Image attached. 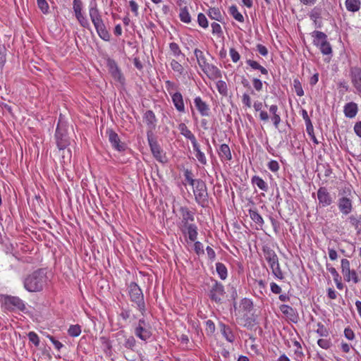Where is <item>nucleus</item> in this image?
I'll use <instances>...</instances> for the list:
<instances>
[{
	"label": "nucleus",
	"mask_w": 361,
	"mask_h": 361,
	"mask_svg": "<svg viewBox=\"0 0 361 361\" xmlns=\"http://www.w3.org/2000/svg\"><path fill=\"white\" fill-rule=\"evenodd\" d=\"M135 335L142 341H147L152 335V327L145 318L138 320L134 327Z\"/></svg>",
	"instance_id": "nucleus-5"
},
{
	"label": "nucleus",
	"mask_w": 361,
	"mask_h": 361,
	"mask_svg": "<svg viewBox=\"0 0 361 361\" xmlns=\"http://www.w3.org/2000/svg\"><path fill=\"white\" fill-rule=\"evenodd\" d=\"M341 195L338 200V207L343 215H348L353 211V195L350 192Z\"/></svg>",
	"instance_id": "nucleus-8"
},
{
	"label": "nucleus",
	"mask_w": 361,
	"mask_h": 361,
	"mask_svg": "<svg viewBox=\"0 0 361 361\" xmlns=\"http://www.w3.org/2000/svg\"><path fill=\"white\" fill-rule=\"evenodd\" d=\"M197 22L200 26L203 28H207L208 27V20L204 14L200 13L197 16Z\"/></svg>",
	"instance_id": "nucleus-51"
},
{
	"label": "nucleus",
	"mask_w": 361,
	"mask_h": 361,
	"mask_svg": "<svg viewBox=\"0 0 361 361\" xmlns=\"http://www.w3.org/2000/svg\"><path fill=\"white\" fill-rule=\"evenodd\" d=\"M350 270V262L347 259H341V272L343 276L345 274H349Z\"/></svg>",
	"instance_id": "nucleus-49"
},
{
	"label": "nucleus",
	"mask_w": 361,
	"mask_h": 361,
	"mask_svg": "<svg viewBox=\"0 0 361 361\" xmlns=\"http://www.w3.org/2000/svg\"><path fill=\"white\" fill-rule=\"evenodd\" d=\"M247 65H249L254 70H259L262 74L267 75L268 71L263 66H262L258 62L248 59L246 61Z\"/></svg>",
	"instance_id": "nucleus-37"
},
{
	"label": "nucleus",
	"mask_w": 361,
	"mask_h": 361,
	"mask_svg": "<svg viewBox=\"0 0 361 361\" xmlns=\"http://www.w3.org/2000/svg\"><path fill=\"white\" fill-rule=\"evenodd\" d=\"M230 14L238 22H243L244 17L238 11V8L235 6H232L229 8Z\"/></svg>",
	"instance_id": "nucleus-38"
},
{
	"label": "nucleus",
	"mask_w": 361,
	"mask_h": 361,
	"mask_svg": "<svg viewBox=\"0 0 361 361\" xmlns=\"http://www.w3.org/2000/svg\"><path fill=\"white\" fill-rule=\"evenodd\" d=\"M316 332L322 337H327L329 334V330L320 322L317 324Z\"/></svg>",
	"instance_id": "nucleus-45"
},
{
	"label": "nucleus",
	"mask_w": 361,
	"mask_h": 361,
	"mask_svg": "<svg viewBox=\"0 0 361 361\" xmlns=\"http://www.w3.org/2000/svg\"><path fill=\"white\" fill-rule=\"evenodd\" d=\"M209 17L213 20L221 22L224 17L221 10L219 8H210L207 13Z\"/></svg>",
	"instance_id": "nucleus-31"
},
{
	"label": "nucleus",
	"mask_w": 361,
	"mask_h": 361,
	"mask_svg": "<svg viewBox=\"0 0 361 361\" xmlns=\"http://www.w3.org/2000/svg\"><path fill=\"white\" fill-rule=\"evenodd\" d=\"M242 102L247 108H250L252 106L251 99L248 94L244 93L242 96Z\"/></svg>",
	"instance_id": "nucleus-59"
},
{
	"label": "nucleus",
	"mask_w": 361,
	"mask_h": 361,
	"mask_svg": "<svg viewBox=\"0 0 361 361\" xmlns=\"http://www.w3.org/2000/svg\"><path fill=\"white\" fill-rule=\"evenodd\" d=\"M148 140L151 151L154 158L161 163H165L166 161V157L163 153L159 145L152 139L149 138Z\"/></svg>",
	"instance_id": "nucleus-14"
},
{
	"label": "nucleus",
	"mask_w": 361,
	"mask_h": 361,
	"mask_svg": "<svg viewBox=\"0 0 361 361\" xmlns=\"http://www.w3.org/2000/svg\"><path fill=\"white\" fill-rule=\"evenodd\" d=\"M55 138L56 145L59 150L65 149L70 145V142L67 137V135L65 130L61 129L59 126V123H58L56 130Z\"/></svg>",
	"instance_id": "nucleus-10"
},
{
	"label": "nucleus",
	"mask_w": 361,
	"mask_h": 361,
	"mask_svg": "<svg viewBox=\"0 0 361 361\" xmlns=\"http://www.w3.org/2000/svg\"><path fill=\"white\" fill-rule=\"evenodd\" d=\"M320 9L315 7L311 11L310 13V17L312 20L316 21V20L320 17Z\"/></svg>",
	"instance_id": "nucleus-58"
},
{
	"label": "nucleus",
	"mask_w": 361,
	"mask_h": 361,
	"mask_svg": "<svg viewBox=\"0 0 361 361\" xmlns=\"http://www.w3.org/2000/svg\"><path fill=\"white\" fill-rule=\"evenodd\" d=\"M357 111V105L355 102H349L344 106L343 112L347 118H353L355 117Z\"/></svg>",
	"instance_id": "nucleus-24"
},
{
	"label": "nucleus",
	"mask_w": 361,
	"mask_h": 361,
	"mask_svg": "<svg viewBox=\"0 0 361 361\" xmlns=\"http://www.w3.org/2000/svg\"><path fill=\"white\" fill-rule=\"evenodd\" d=\"M178 128L182 135H183L186 139L190 140L192 145L197 142L194 134L185 123H180L178 126Z\"/></svg>",
	"instance_id": "nucleus-23"
},
{
	"label": "nucleus",
	"mask_w": 361,
	"mask_h": 361,
	"mask_svg": "<svg viewBox=\"0 0 361 361\" xmlns=\"http://www.w3.org/2000/svg\"><path fill=\"white\" fill-rule=\"evenodd\" d=\"M252 183L258 187L260 190L267 192L268 190L267 183L259 176H255L252 178Z\"/></svg>",
	"instance_id": "nucleus-32"
},
{
	"label": "nucleus",
	"mask_w": 361,
	"mask_h": 361,
	"mask_svg": "<svg viewBox=\"0 0 361 361\" xmlns=\"http://www.w3.org/2000/svg\"><path fill=\"white\" fill-rule=\"evenodd\" d=\"M294 87L295 89L296 94L299 97H302L304 95V91L301 87V85L299 81L295 80L294 81Z\"/></svg>",
	"instance_id": "nucleus-60"
},
{
	"label": "nucleus",
	"mask_w": 361,
	"mask_h": 361,
	"mask_svg": "<svg viewBox=\"0 0 361 361\" xmlns=\"http://www.w3.org/2000/svg\"><path fill=\"white\" fill-rule=\"evenodd\" d=\"M253 107L256 111H259V117L260 121L267 122L269 121V114L266 111L262 110V103L259 101L254 102Z\"/></svg>",
	"instance_id": "nucleus-29"
},
{
	"label": "nucleus",
	"mask_w": 361,
	"mask_h": 361,
	"mask_svg": "<svg viewBox=\"0 0 361 361\" xmlns=\"http://www.w3.org/2000/svg\"><path fill=\"white\" fill-rule=\"evenodd\" d=\"M220 326L221 332L226 341L231 343L233 342L234 341V335L232 333L231 329L224 324H221Z\"/></svg>",
	"instance_id": "nucleus-33"
},
{
	"label": "nucleus",
	"mask_w": 361,
	"mask_h": 361,
	"mask_svg": "<svg viewBox=\"0 0 361 361\" xmlns=\"http://www.w3.org/2000/svg\"><path fill=\"white\" fill-rule=\"evenodd\" d=\"M344 279L349 282L352 281L354 283H357L359 282L358 276L355 270H350L349 274L343 275Z\"/></svg>",
	"instance_id": "nucleus-43"
},
{
	"label": "nucleus",
	"mask_w": 361,
	"mask_h": 361,
	"mask_svg": "<svg viewBox=\"0 0 361 361\" xmlns=\"http://www.w3.org/2000/svg\"><path fill=\"white\" fill-rule=\"evenodd\" d=\"M312 37H314V44L319 48L323 54L328 55L331 54L332 49L329 42L327 41L326 35L320 31H314L312 32Z\"/></svg>",
	"instance_id": "nucleus-6"
},
{
	"label": "nucleus",
	"mask_w": 361,
	"mask_h": 361,
	"mask_svg": "<svg viewBox=\"0 0 361 361\" xmlns=\"http://www.w3.org/2000/svg\"><path fill=\"white\" fill-rule=\"evenodd\" d=\"M350 224L357 231L361 230V219L356 216L351 215L348 217Z\"/></svg>",
	"instance_id": "nucleus-42"
},
{
	"label": "nucleus",
	"mask_w": 361,
	"mask_h": 361,
	"mask_svg": "<svg viewBox=\"0 0 361 361\" xmlns=\"http://www.w3.org/2000/svg\"><path fill=\"white\" fill-rule=\"evenodd\" d=\"M194 54L197 59V63H198L200 68H202L204 66H205V65L208 62L206 59V57H205L204 53L201 50H200L198 49H195L194 51Z\"/></svg>",
	"instance_id": "nucleus-34"
},
{
	"label": "nucleus",
	"mask_w": 361,
	"mask_h": 361,
	"mask_svg": "<svg viewBox=\"0 0 361 361\" xmlns=\"http://www.w3.org/2000/svg\"><path fill=\"white\" fill-rule=\"evenodd\" d=\"M229 54L233 62L236 63L240 60V54L235 49H230Z\"/></svg>",
	"instance_id": "nucleus-57"
},
{
	"label": "nucleus",
	"mask_w": 361,
	"mask_h": 361,
	"mask_svg": "<svg viewBox=\"0 0 361 361\" xmlns=\"http://www.w3.org/2000/svg\"><path fill=\"white\" fill-rule=\"evenodd\" d=\"M128 290L131 302L135 304L136 308L144 315L146 309L144 295L141 288L135 283H131Z\"/></svg>",
	"instance_id": "nucleus-3"
},
{
	"label": "nucleus",
	"mask_w": 361,
	"mask_h": 361,
	"mask_svg": "<svg viewBox=\"0 0 361 361\" xmlns=\"http://www.w3.org/2000/svg\"><path fill=\"white\" fill-rule=\"evenodd\" d=\"M268 169L272 172H277L279 169V164L276 160H271L267 164Z\"/></svg>",
	"instance_id": "nucleus-54"
},
{
	"label": "nucleus",
	"mask_w": 361,
	"mask_h": 361,
	"mask_svg": "<svg viewBox=\"0 0 361 361\" xmlns=\"http://www.w3.org/2000/svg\"><path fill=\"white\" fill-rule=\"evenodd\" d=\"M81 326L79 324L71 325L68 329V334L72 337H77L81 334Z\"/></svg>",
	"instance_id": "nucleus-39"
},
{
	"label": "nucleus",
	"mask_w": 361,
	"mask_h": 361,
	"mask_svg": "<svg viewBox=\"0 0 361 361\" xmlns=\"http://www.w3.org/2000/svg\"><path fill=\"white\" fill-rule=\"evenodd\" d=\"M216 270L219 276V278L222 280H225L228 276V271L226 266L221 262H217L216 264Z\"/></svg>",
	"instance_id": "nucleus-35"
},
{
	"label": "nucleus",
	"mask_w": 361,
	"mask_h": 361,
	"mask_svg": "<svg viewBox=\"0 0 361 361\" xmlns=\"http://www.w3.org/2000/svg\"><path fill=\"white\" fill-rule=\"evenodd\" d=\"M27 337L30 342L34 344L35 347H38L39 345L40 340L38 335L35 332L30 331L27 334Z\"/></svg>",
	"instance_id": "nucleus-46"
},
{
	"label": "nucleus",
	"mask_w": 361,
	"mask_h": 361,
	"mask_svg": "<svg viewBox=\"0 0 361 361\" xmlns=\"http://www.w3.org/2000/svg\"><path fill=\"white\" fill-rule=\"evenodd\" d=\"M317 198L319 204L323 207L331 205L334 201L331 195L324 187H321L317 190Z\"/></svg>",
	"instance_id": "nucleus-13"
},
{
	"label": "nucleus",
	"mask_w": 361,
	"mask_h": 361,
	"mask_svg": "<svg viewBox=\"0 0 361 361\" xmlns=\"http://www.w3.org/2000/svg\"><path fill=\"white\" fill-rule=\"evenodd\" d=\"M318 345L323 349H328L331 346L330 341L324 338H320L317 341Z\"/></svg>",
	"instance_id": "nucleus-56"
},
{
	"label": "nucleus",
	"mask_w": 361,
	"mask_h": 361,
	"mask_svg": "<svg viewBox=\"0 0 361 361\" xmlns=\"http://www.w3.org/2000/svg\"><path fill=\"white\" fill-rule=\"evenodd\" d=\"M326 269L332 275L334 281H337V278H339L340 276L336 269L334 267L329 266V264L326 265Z\"/></svg>",
	"instance_id": "nucleus-64"
},
{
	"label": "nucleus",
	"mask_w": 361,
	"mask_h": 361,
	"mask_svg": "<svg viewBox=\"0 0 361 361\" xmlns=\"http://www.w3.org/2000/svg\"><path fill=\"white\" fill-rule=\"evenodd\" d=\"M75 16L81 26H82L83 27H89L90 23L87 18L82 14V13L75 14Z\"/></svg>",
	"instance_id": "nucleus-48"
},
{
	"label": "nucleus",
	"mask_w": 361,
	"mask_h": 361,
	"mask_svg": "<svg viewBox=\"0 0 361 361\" xmlns=\"http://www.w3.org/2000/svg\"><path fill=\"white\" fill-rule=\"evenodd\" d=\"M194 104L201 116H207L209 114V107L200 97L194 99Z\"/></svg>",
	"instance_id": "nucleus-20"
},
{
	"label": "nucleus",
	"mask_w": 361,
	"mask_h": 361,
	"mask_svg": "<svg viewBox=\"0 0 361 361\" xmlns=\"http://www.w3.org/2000/svg\"><path fill=\"white\" fill-rule=\"evenodd\" d=\"M46 283V276L43 271L38 270L27 276L23 281L24 288L29 292L40 291Z\"/></svg>",
	"instance_id": "nucleus-2"
},
{
	"label": "nucleus",
	"mask_w": 361,
	"mask_h": 361,
	"mask_svg": "<svg viewBox=\"0 0 361 361\" xmlns=\"http://www.w3.org/2000/svg\"><path fill=\"white\" fill-rule=\"evenodd\" d=\"M182 233L184 236L190 242H195L197 238V226L194 224H185L183 226H179Z\"/></svg>",
	"instance_id": "nucleus-12"
},
{
	"label": "nucleus",
	"mask_w": 361,
	"mask_h": 361,
	"mask_svg": "<svg viewBox=\"0 0 361 361\" xmlns=\"http://www.w3.org/2000/svg\"><path fill=\"white\" fill-rule=\"evenodd\" d=\"M344 335L348 340L352 341L355 338V334L353 331L350 328L345 329Z\"/></svg>",
	"instance_id": "nucleus-63"
},
{
	"label": "nucleus",
	"mask_w": 361,
	"mask_h": 361,
	"mask_svg": "<svg viewBox=\"0 0 361 361\" xmlns=\"http://www.w3.org/2000/svg\"><path fill=\"white\" fill-rule=\"evenodd\" d=\"M47 338L50 340V341L54 344V347L60 350L61 348H63V345L59 341L56 340L53 336L48 335Z\"/></svg>",
	"instance_id": "nucleus-62"
},
{
	"label": "nucleus",
	"mask_w": 361,
	"mask_h": 361,
	"mask_svg": "<svg viewBox=\"0 0 361 361\" xmlns=\"http://www.w3.org/2000/svg\"><path fill=\"white\" fill-rule=\"evenodd\" d=\"M264 255L266 261L268 262L271 269L273 275L279 279H283V274L281 269L278 256L276 252L270 248H265L264 249Z\"/></svg>",
	"instance_id": "nucleus-4"
},
{
	"label": "nucleus",
	"mask_w": 361,
	"mask_h": 361,
	"mask_svg": "<svg viewBox=\"0 0 361 361\" xmlns=\"http://www.w3.org/2000/svg\"><path fill=\"white\" fill-rule=\"evenodd\" d=\"M193 188L196 202L202 207H204L207 203V190L205 183L202 180H197Z\"/></svg>",
	"instance_id": "nucleus-7"
},
{
	"label": "nucleus",
	"mask_w": 361,
	"mask_h": 361,
	"mask_svg": "<svg viewBox=\"0 0 361 361\" xmlns=\"http://www.w3.org/2000/svg\"><path fill=\"white\" fill-rule=\"evenodd\" d=\"M170 66L174 72L178 73L179 75L183 74V73H184L183 66L179 62H178L176 60L172 59L170 62Z\"/></svg>",
	"instance_id": "nucleus-40"
},
{
	"label": "nucleus",
	"mask_w": 361,
	"mask_h": 361,
	"mask_svg": "<svg viewBox=\"0 0 361 361\" xmlns=\"http://www.w3.org/2000/svg\"><path fill=\"white\" fill-rule=\"evenodd\" d=\"M38 7L43 13H48L49 5L46 0H37Z\"/></svg>",
	"instance_id": "nucleus-52"
},
{
	"label": "nucleus",
	"mask_w": 361,
	"mask_h": 361,
	"mask_svg": "<svg viewBox=\"0 0 361 361\" xmlns=\"http://www.w3.org/2000/svg\"><path fill=\"white\" fill-rule=\"evenodd\" d=\"M4 305L8 310H24L25 306L21 299L14 296H6L4 298Z\"/></svg>",
	"instance_id": "nucleus-11"
},
{
	"label": "nucleus",
	"mask_w": 361,
	"mask_h": 361,
	"mask_svg": "<svg viewBox=\"0 0 361 361\" xmlns=\"http://www.w3.org/2000/svg\"><path fill=\"white\" fill-rule=\"evenodd\" d=\"M249 214L251 219L256 224H258L259 225H262L264 224V220L262 216L256 210L250 209L249 211Z\"/></svg>",
	"instance_id": "nucleus-41"
},
{
	"label": "nucleus",
	"mask_w": 361,
	"mask_h": 361,
	"mask_svg": "<svg viewBox=\"0 0 361 361\" xmlns=\"http://www.w3.org/2000/svg\"><path fill=\"white\" fill-rule=\"evenodd\" d=\"M184 177H185V180H187V182L188 183V184L190 185H192V187H194L196 185L197 180H195L192 178V172L190 171H189L188 169H187L184 171Z\"/></svg>",
	"instance_id": "nucleus-50"
},
{
	"label": "nucleus",
	"mask_w": 361,
	"mask_h": 361,
	"mask_svg": "<svg viewBox=\"0 0 361 361\" xmlns=\"http://www.w3.org/2000/svg\"><path fill=\"white\" fill-rule=\"evenodd\" d=\"M89 15L95 30L99 36L104 41L110 40V34L106 28L104 21L97 8L96 0H92L89 5Z\"/></svg>",
	"instance_id": "nucleus-1"
},
{
	"label": "nucleus",
	"mask_w": 361,
	"mask_h": 361,
	"mask_svg": "<svg viewBox=\"0 0 361 361\" xmlns=\"http://www.w3.org/2000/svg\"><path fill=\"white\" fill-rule=\"evenodd\" d=\"M73 9L75 14L82 13V4L80 0H73Z\"/></svg>",
	"instance_id": "nucleus-53"
},
{
	"label": "nucleus",
	"mask_w": 361,
	"mask_h": 361,
	"mask_svg": "<svg viewBox=\"0 0 361 361\" xmlns=\"http://www.w3.org/2000/svg\"><path fill=\"white\" fill-rule=\"evenodd\" d=\"M116 339L119 344H121L124 348L134 350L136 345V341L133 336L127 335L123 331H120L116 334Z\"/></svg>",
	"instance_id": "nucleus-9"
},
{
	"label": "nucleus",
	"mask_w": 361,
	"mask_h": 361,
	"mask_svg": "<svg viewBox=\"0 0 361 361\" xmlns=\"http://www.w3.org/2000/svg\"><path fill=\"white\" fill-rule=\"evenodd\" d=\"M201 70L209 79L216 80L221 78V71L213 64L207 63Z\"/></svg>",
	"instance_id": "nucleus-16"
},
{
	"label": "nucleus",
	"mask_w": 361,
	"mask_h": 361,
	"mask_svg": "<svg viewBox=\"0 0 361 361\" xmlns=\"http://www.w3.org/2000/svg\"><path fill=\"white\" fill-rule=\"evenodd\" d=\"M194 152L196 153L195 157L198 161L202 164L206 165L207 163V160L206 156L204 152H202L200 149V146L197 142H195L192 145Z\"/></svg>",
	"instance_id": "nucleus-28"
},
{
	"label": "nucleus",
	"mask_w": 361,
	"mask_h": 361,
	"mask_svg": "<svg viewBox=\"0 0 361 361\" xmlns=\"http://www.w3.org/2000/svg\"><path fill=\"white\" fill-rule=\"evenodd\" d=\"M194 250H195V252L197 253V255H202L204 252V248H203V245L200 241L195 240L194 242Z\"/></svg>",
	"instance_id": "nucleus-55"
},
{
	"label": "nucleus",
	"mask_w": 361,
	"mask_h": 361,
	"mask_svg": "<svg viewBox=\"0 0 361 361\" xmlns=\"http://www.w3.org/2000/svg\"><path fill=\"white\" fill-rule=\"evenodd\" d=\"M252 85H253L254 88L257 91L259 92L262 90L263 84H262V82L259 79L253 78L252 79Z\"/></svg>",
	"instance_id": "nucleus-61"
},
{
	"label": "nucleus",
	"mask_w": 361,
	"mask_h": 361,
	"mask_svg": "<svg viewBox=\"0 0 361 361\" xmlns=\"http://www.w3.org/2000/svg\"><path fill=\"white\" fill-rule=\"evenodd\" d=\"M180 20L185 23H190L191 22V17L186 6L180 8L179 12Z\"/></svg>",
	"instance_id": "nucleus-36"
},
{
	"label": "nucleus",
	"mask_w": 361,
	"mask_h": 361,
	"mask_svg": "<svg viewBox=\"0 0 361 361\" xmlns=\"http://www.w3.org/2000/svg\"><path fill=\"white\" fill-rule=\"evenodd\" d=\"M169 49L172 54L176 57L183 55L178 44L176 42H171L169 44Z\"/></svg>",
	"instance_id": "nucleus-47"
},
{
	"label": "nucleus",
	"mask_w": 361,
	"mask_h": 361,
	"mask_svg": "<svg viewBox=\"0 0 361 361\" xmlns=\"http://www.w3.org/2000/svg\"><path fill=\"white\" fill-rule=\"evenodd\" d=\"M216 88L218 90V92L225 96L228 93V87H227V85L226 83V82L223 81V80H218L216 82Z\"/></svg>",
	"instance_id": "nucleus-44"
},
{
	"label": "nucleus",
	"mask_w": 361,
	"mask_h": 361,
	"mask_svg": "<svg viewBox=\"0 0 361 361\" xmlns=\"http://www.w3.org/2000/svg\"><path fill=\"white\" fill-rule=\"evenodd\" d=\"M350 74L353 86L361 93V68L359 67H352Z\"/></svg>",
	"instance_id": "nucleus-17"
},
{
	"label": "nucleus",
	"mask_w": 361,
	"mask_h": 361,
	"mask_svg": "<svg viewBox=\"0 0 361 361\" xmlns=\"http://www.w3.org/2000/svg\"><path fill=\"white\" fill-rule=\"evenodd\" d=\"M106 133L108 134L110 143L115 149L119 152L125 150L126 145L121 142L117 133L112 130H108Z\"/></svg>",
	"instance_id": "nucleus-15"
},
{
	"label": "nucleus",
	"mask_w": 361,
	"mask_h": 361,
	"mask_svg": "<svg viewBox=\"0 0 361 361\" xmlns=\"http://www.w3.org/2000/svg\"><path fill=\"white\" fill-rule=\"evenodd\" d=\"M224 293V286L221 283L215 281L214 284L212 287V289L210 290L209 295L212 300L216 302H219L221 300Z\"/></svg>",
	"instance_id": "nucleus-18"
},
{
	"label": "nucleus",
	"mask_w": 361,
	"mask_h": 361,
	"mask_svg": "<svg viewBox=\"0 0 361 361\" xmlns=\"http://www.w3.org/2000/svg\"><path fill=\"white\" fill-rule=\"evenodd\" d=\"M170 94L176 109L180 113H184L185 109L182 94L180 92H175L173 94L170 92Z\"/></svg>",
	"instance_id": "nucleus-19"
},
{
	"label": "nucleus",
	"mask_w": 361,
	"mask_h": 361,
	"mask_svg": "<svg viewBox=\"0 0 361 361\" xmlns=\"http://www.w3.org/2000/svg\"><path fill=\"white\" fill-rule=\"evenodd\" d=\"M269 111L271 115V119L273 122V124L276 128H278L279 124L281 122V118L280 114L279 112V108L277 105L272 104L269 107Z\"/></svg>",
	"instance_id": "nucleus-22"
},
{
	"label": "nucleus",
	"mask_w": 361,
	"mask_h": 361,
	"mask_svg": "<svg viewBox=\"0 0 361 361\" xmlns=\"http://www.w3.org/2000/svg\"><path fill=\"white\" fill-rule=\"evenodd\" d=\"M218 154L222 161H228L232 159L230 147L226 144H222L217 149Z\"/></svg>",
	"instance_id": "nucleus-21"
},
{
	"label": "nucleus",
	"mask_w": 361,
	"mask_h": 361,
	"mask_svg": "<svg viewBox=\"0 0 361 361\" xmlns=\"http://www.w3.org/2000/svg\"><path fill=\"white\" fill-rule=\"evenodd\" d=\"M143 118L145 123L150 130L154 129L157 123V118L154 113L152 111H147L144 115Z\"/></svg>",
	"instance_id": "nucleus-25"
},
{
	"label": "nucleus",
	"mask_w": 361,
	"mask_h": 361,
	"mask_svg": "<svg viewBox=\"0 0 361 361\" xmlns=\"http://www.w3.org/2000/svg\"><path fill=\"white\" fill-rule=\"evenodd\" d=\"M109 71L113 78L121 83H123L124 79L123 75L118 69V66L114 61L109 62Z\"/></svg>",
	"instance_id": "nucleus-26"
},
{
	"label": "nucleus",
	"mask_w": 361,
	"mask_h": 361,
	"mask_svg": "<svg viewBox=\"0 0 361 361\" xmlns=\"http://www.w3.org/2000/svg\"><path fill=\"white\" fill-rule=\"evenodd\" d=\"M345 6L346 9L350 12H357L360 9V0H345Z\"/></svg>",
	"instance_id": "nucleus-30"
},
{
	"label": "nucleus",
	"mask_w": 361,
	"mask_h": 361,
	"mask_svg": "<svg viewBox=\"0 0 361 361\" xmlns=\"http://www.w3.org/2000/svg\"><path fill=\"white\" fill-rule=\"evenodd\" d=\"M180 212L182 215V220L180 223V226L191 224L190 222L194 221L193 214L185 207H181Z\"/></svg>",
	"instance_id": "nucleus-27"
}]
</instances>
